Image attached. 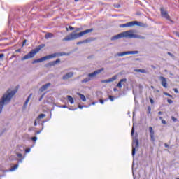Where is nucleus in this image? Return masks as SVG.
Returning <instances> with one entry per match:
<instances>
[{"instance_id": "8fccbe9b", "label": "nucleus", "mask_w": 179, "mask_h": 179, "mask_svg": "<svg viewBox=\"0 0 179 179\" xmlns=\"http://www.w3.org/2000/svg\"><path fill=\"white\" fill-rule=\"evenodd\" d=\"M173 91L175 92V93H178V90L177 88H174Z\"/></svg>"}, {"instance_id": "dca6fc26", "label": "nucleus", "mask_w": 179, "mask_h": 179, "mask_svg": "<svg viewBox=\"0 0 179 179\" xmlns=\"http://www.w3.org/2000/svg\"><path fill=\"white\" fill-rule=\"evenodd\" d=\"M72 76H73V72H69L63 76L62 79L64 80H66L67 79H70V78H72Z\"/></svg>"}, {"instance_id": "423d86ee", "label": "nucleus", "mask_w": 179, "mask_h": 179, "mask_svg": "<svg viewBox=\"0 0 179 179\" xmlns=\"http://www.w3.org/2000/svg\"><path fill=\"white\" fill-rule=\"evenodd\" d=\"M128 33H131V31H127L118 34L117 35H115L111 37L110 40L112 41H114L115 40H120V38H123V37H128Z\"/></svg>"}, {"instance_id": "774afa93", "label": "nucleus", "mask_w": 179, "mask_h": 179, "mask_svg": "<svg viewBox=\"0 0 179 179\" xmlns=\"http://www.w3.org/2000/svg\"><path fill=\"white\" fill-rule=\"evenodd\" d=\"M176 179H179V178H176Z\"/></svg>"}, {"instance_id": "6e6552de", "label": "nucleus", "mask_w": 179, "mask_h": 179, "mask_svg": "<svg viewBox=\"0 0 179 179\" xmlns=\"http://www.w3.org/2000/svg\"><path fill=\"white\" fill-rule=\"evenodd\" d=\"M160 12L162 17H164V19H166V20H169V22H171V23H174V21L170 19V15H169V13L167 12V10L162 8H160Z\"/></svg>"}, {"instance_id": "c03bdc74", "label": "nucleus", "mask_w": 179, "mask_h": 179, "mask_svg": "<svg viewBox=\"0 0 179 179\" xmlns=\"http://www.w3.org/2000/svg\"><path fill=\"white\" fill-rule=\"evenodd\" d=\"M150 101L151 104H155V101H153V99L152 98H150Z\"/></svg>"}, {"instance_id": "4468645a", "label": "nucleus", "mask_w": 179, "mask_h": 179, "mask_svg": "<svg viewBox=\"0 0 179 179\" xmlns=\"http://www.w3.org/2000/svg\"><path fill=\"white\" fill-rule=\"evenodd\" d=\"M31 96H33V94H30L28 96L27 99H26V101L23 105V107H22L23 110H26V108H27V104H29V101H30V99H31Z\"/></svg>"}, {"instance_id": "f3484780", "label": "nucleus", "mask_w": 179, "mask_h": 179, "mask_svg": "<svg viewBox=\"0 0 179 179\" xmlns=\"http://www.w3.org/2000/svg\"><path fill=\"white\" fill-rule=\"evenodd\" d=\"M50 86H51V84L50 83L43 85L40 89H39V92H44L45 90H47Z\"/></svg>"}, {"instance_id": "09e8293b", "label": "nucleus", "mask_w": 179, "mask_h": 179, "mask_svg": "<svg viewBox=\"0 0 179 179\" xmlns=\"http://www.w3.org/2000/svg\"><path fill=\"white\" fill-rule=\"evenodd\" d=\"M44 97V94H43L40 98H39V101H41L43 100V98Z\"/></svg>"}, {"instance_id": "e2e57ef3", "label": "nucleus", "mask_w": 179, "mask_h": 179, "mask_svg": "<svg viewBox=\"0 0 179 179\" xmlns=\"http://www.w3.org/2000/svg\"><path fill=\"white\" fill-rule=\"evenodd\" d=\"M66 31H69V29L68 28H66Z\"/></svg>"}, {"instance_id": "052dcab7", "label": "nucleus", "mask_w": 179, "mask_h": 179, "mask_svg": "<svg viewBox=\"0 0 179 179\" xmlns=\"http://www.w3.org/2000/svg\"><path fill=\"white\" fill-rule=\"evenodd\" d=\"M69 110H76V109H71V108H69Z\"/></svg>"}, {"instance_id": "4be33fe9", "label": "nucleus", "mask_w": 179, "mask_h": 179, "mask_svg": "<svg viewBox=\"0 0 179 179\" xmlns=\"http://www.w3.org/2000/svg\"><path fill=\"white\" fill-rule=\"evenodd\" d=\"M134 72H141V73H148V71L145 69H134Z\"/></svg>"}, {"instance_id": "603ef678", "label": "nucleus", "mask_w": 179, "mask_h": 179, "mask_svg": "<svg viewBox=\"0 0 179 179\" xmlns=\"http://www.w3.org/2000/svg\"><path fill=\"white\" fill-rule=\"evenodd\" d=\"M61 108H68V106L66 105L61 106Z\"/></svg>"}, {"instance_id": "412c9836", "label": "nucleus", "mask_w": 179, "mask_h": 179, "mask_svg": "<svg viewBox=\"0 0 179 179\" xmlns=\"http://www.w3.org/2000/svg\"><path fill=\"white\" fill-rule=\"evenodd\" d=\"M117 76H113L112 78L108 79V83H111V82H114L115 80H117Z\"/></svg>"}, {"instance_id": "13d9d810", "label": "nucleus", "mask_w": 179, "mask_h": 179, "mask_svg": "<svg viewBox=\"0 0 179 179\" xmlns=\"http://www.w3.org/2000/svg\"><path fill=\"white\" fill-rule=\"evenodd\" d=\"M165 148H169V145H167L166 143L164 144Z\"/></svg>"}, {"instance_id": "b1692460", "label": "nucleus", "mask_w": 179, "mask_h": 179, "mask_svg": "<svg viewBox=\"0 0 179 179\" xmlns=\"http://www.w3.org/2000/svg\"><path fill=\"white\" fill-rule=\"evenodd\" d=\"M67 99H68V101H69V103H71V104H73V103H75L73 98H72L71 96L68 95Z\"/></svg>"}, {"instance_id": "c9c22d12", "label": "nucleus", "mask_w": 179, "mask_h": 179, "mask_svg": "<svg viewBox=\"0 0 179 179\" xmlns=\"http://www.w3.org/2000/svg\"><path fill=\"white\" fill-rule=\"evenodd\" d=\"M30 150H31V148H27V149L25 150V153H30Z\"/></svg>"}, {"instance_id": "a211bd4d", "label": "nucleus", "mask_w": 179, "mask_h": 179, "mask_svg": "<svg viewBox=\"0 0 179 179\" xmlns=\"http://www.w3.org/2000/svg\"><path fill=\"white\" fill-rule=\"evenodd\" d=\"M123 82H127V78H122L120 80V81L117 83V87H119L121 89L122 87V83Z\"/></svg>"}, {"instance_id": "9d476101", "label": "nucleus", "mask_w": 179, "mask_h": 179, "mask_svg": "<svg viewBox=\"0 0 179 179\" xmlns=\"http://www.w3.org/2000/svg\"><path fill=\"white\" fill-rule=\"evenodd\" d=\"M128 37L129 38H139L140 40H145V38H146L145 36H143L141 35H136L131 33H128Z\"/></svg>"}, {"instance_id": "a19ab883", "label": "nucleus", "mask_w": 179, "mask_h": 179, "mask_svg": "<svg viewBox=\"0 0 179 179\" xmlns=\"http://www.w3.org/2000/svg\"><path fill=\"white\" fill-rule=\"evenodd\" d=\"M24 159V157L21 158L18 160V163H23V160Z\"/></svg>"}, {"instance_id": "f8f14e48", "label": "nucleus", "mask_w": 179, "mask_h": 179, "mask_svg": "<svg viewBox=\"0 0 179 179\" xmlns=\"http://www.w3.org/2000/svg\"><path fill=\"white\" fill-rule=\"evenodd\" d=\"M159 80H161V85L164 87L165 89H167L168 85H167V80L166 78L163 76L159 77Z\"/></svg>"}, {"instance_id": "f704fd0d", "label": "nucleus", "mask_w": 179, "mask_h": 179, "mask_svg": "<svg viewBox=\"0 0 179 179\" xmlns=\"http://www.w3.org/2000/svg\"><path fill=\"white\" fill-rule=\"evenodd\" d=\"M101 83H108V80H103L101 81Z\"/></svg>"}, {"instance_id": "9b49d317", "label": "nucleus", "mask_w": 179, "mask_h": 179, "mask_svg": "<svg viewBox=\"0 0 179 179\" xmlns=\"http://www.w3.org/2000/svg\"><path fill=\"white\" fill-rule=\"evenodd\" d=\"M41 118H45V114H41L38 116V117L35 120L34 125V127H37L38 124H40V121H41Z\"/></svg>"}, {"instance_id": "de8ad7c7", "label": "nucleus", "mask_w": 179, "mask_h": 179, "mask_svg": "<svg viewBox=\"0 0 179 179\" xmlns=\"http://www.w3.org/2000/svg\"><path fill=\"white\" fill-rule=\"evenodd\" d=\"M96 103L97 102H92V103H90L88 107H90V106H94L96 104Z\"/></svg>"}, {"instance_id": "2f4dec72", "label": "nucleus", "mask_w": 179, "mask_h": 179, "mask_svg": "<svg viewBox=\"0 0 179 179\" xmlns=\"http://www.w3.org/2000/svg\"><path fill=\"white\" fill-rule=\"evenodd\" d=\"M164 94L165 96H168V97H173V95H171L170 94L167 93V92H164Z\"/></svg>"}, {"instance_id": "680f3d73", "label": "nucleus", "mask_w": 179, "mask_h": 179, "mask_svg": "<svg viewBox=\"0 0 179 179\" xmlns=\"http://www.w3.org/2000/svg\"><path fill=\"white\" fill-rule=\"evenodd\" d=\"M151 89H155V87H153V86H151Z\"/></svg>"}, {"instance_id": "69168bd1", "label": "nucleus", "mask_w": 179, "mask_h": 179, "mask_svg": "<svg viewBox=\"0 0 179 179\" xmlns=\"http://www.w3.org/2000/svg\"><path fill=\"white\" fill-rule=\"evenodd\" d=\"M168 55H171V54L170 52H168Z\"/></svg>"}, {"instance_id": "20e7f679", "label": "nucleus", "mask_w": 179, "mask_h": 179, "mask_svg": "<svg viewBox=\"0 0 179 179\" xmlns=\"http://www.w3.org/2000/svg\"><path fill=\"white\" fill-rule=\"evenodd\" d=\"M39 47L40 48H38L33 49L31 50L28 54L21 58V61H26V59H30V58L34 57L36 54H37V52H38L41 48L44 47V45H40Z\"/></svg>"}, {"instance_id": "c756f323", "label": "nucleus", "mask_w": 179, "mask_h": 179, "mask_svg": "<svg viewBox=\"0 0 179 179\" xmlns=\"http://www.w3.org/2000/svg\"><path fill=\"white\" fill-rule=\"evenodd\" d=\"M17 156L20 159H23V157H23V155H22V154H20V153L17 154Z\"/></svg>"}, {"instance_id": "bb28decb", "label": "nucleus", "mask_w": 179, "mask_h": 179, "mask_svg": "<svg viewBox=\"0 0 179 179\" xmlns=\"http://www.w3.org/2000/svg\"><path fill=\"white\" fill-rule=\"evenodd\" d=\"M88 41H89V40H87V39L82 41H79L77 43V45H79L80 44H85V43H87Z\"/></svg>"}, {"instance_id": "338daca9", "label": "nucleus", "mask_w": 179, "mask_h": 179, "mask_svg": "<svg viewBox=\"0 0 179 179\" xmlns=\"http://www.w3.org/2000/svg\"><path fill=\"white\" fill-rule=\"evenodd\" d=\"M79 0H75V2H78Z\"/></svg>"}, {"instance_id": "cd10ccee", "label": "nucleus", "mask_w": 179, "mask_h": 179, "mask_svg": "<svg viewBox=\"0 0 179 179\" xmlns=\"http://www.w3.org/2000/svg\"><path fill=\"white\" fill-rule=\"evenodd\" d=\"M127 55V52H122L117 53V57H124Z\"/></svg>"}, {"instance_id": "6e6d98bb", "label": "nucleus", "mask_w": 179, "mask_h": 179, "mask_svg": "<svg viewBox=\"0 0 179 179\" xmlns=\"http://www.w3.org/2000/svg\"><path fill=\"white\" fill-rule=\"evenodd\" d=\"M158 114H159V115H162L163 114V112L159 111V112L158 113Z\"/></svg>"}, {"instance_id": "1a4fd4ad", "label": "nucleus", "mask_w": 179, "mask_h": 179, "mask_svg": "<svg viewBox=\"0 0 179 179\" xmlns=\"http://www.w3.org/2000/svg\"><path fill=\"white\" fill-rule=\"evenodd\" d=\"M103 71H104V68H101V69H98V70L94 71L93 73H89V74L87 75V76H88V78H90V79H91V80H92V79L93 78H96V76L99 75V73H101V72H103Z\"/></svg>"}, {"instance_id": "37998d69", "label": "nucleus", "mask_w": 179, "mask_h": 179, "mask_svg": "<svg viewBox=\"0 0 179 179\" xmlns=\"http://www.w3.org/2000/svg\"><path fill=\"white\" fill-rule=\"evenodd\" d=\"M109 99L110 100V101H113L114 100V97L113 96H109Z\"/></svg>"}, {"instance_id": "ea45409f", "label": "nucleus", "mask_w": 179, "mask_h": 179, "mask_svg": "<svg viewBox=\"0 0 179 179\" xmlns=\"http://www.w3.org/2000/svg\"><path fill=\"white\" fill-rule=\"evenodd\" d=\"M43 131V129H41V130L37 131L36 132V135H39V134H41V131Z\"/></svg>"}, {"instance_id": "ddd939ff", "label": "nucleus", "mask_w": 179, "mask_h": 179, "mask_svg": "<svg viewBox=\"0 0 179 179\" xmlns=\"http://www.w3.org/2000/svg\"><path fill=\"white\" fill-rule=\"evenodd\" d=\"M149 131H150V136L152 142H155V130H153V128L152 127H149Z\"/></svg>"}, {"instance_id": "49530a36", "label": "nucleus", "mask_w": 179, "mask_h": 179, "mask_svg": "<svg viewBox=\"0 0 179 179\" xmlns=\"http://www.w3.org/2000/svg\"><path fill=\"white\" fill-rule=\"evenodd\" d=\"M148 114H150V111H152V108H150V106L148 108Z\"/></svg>"}, {"instance_id": "7ed1b4c3", "label": "nucleus", "mask_w": 179, "mask_h": 179, "mask_svg": "<svg viewBox=\"0 0 179 179\" xmlns=\"http://www.w3.org/2000/svg\"><path fill=\"white\" fill-rule=\"evenodd\" d=\"M64 55H69V54L65 52H60V53H53L45 57H43L41 58H39L38 59H34L32 62V64H37L38 62H43V61H47V59H52V58H57V57H62Z\"/></svg>"}, {"instance_id": "393cba45", "label": "nucleus", "mask_w": 179, "mask_h": 179, "mask_svg": "<svg viewBox=\"0 0 179 179\" xmlns=\"http://www.w3.org/2000/svg\"><path fill=\"white\" fill-rule=\"evenodd\" d=\"M18 168H19V164H17L14 166H13L11 169H10V171H15V170H17Z\"/></svg>"}, {"instance_id": "7c9ffc66", "label": "nucleus", "mask_w": 179, "mask_h": 179, "mask_svg": "<svg viewBox=\"0 0 179 179\" xmlns=\"http://www.w3.org/2000/svg\"><path fill=\"white\" fill-rule=\"evenodd\" d=\"M134 134H135V128L133 126V127L131 129V136H134Z\"/></svg>"}, {"instance_id": "5701e85b", "label": "nucleus", "mask_w": 179, "mask_h": 179, "mask_svg": "<svg viewBox=\"0 0 179 179\" xmlns=\"http://www.w3.org/2000/svg\"><path fill=\"white\" fill-rule=\"evenodd\" d=\"M90 80H92V78H90V77H87L83 79V80H81V83H87V82H90Z\"/></svg>"}, {"instance_id": "aec40b11", "label": "nucleus", "mask_w": 179, "mask_h": 179, "mask_svg": "<svg viewBox=\"0 0 179 179\" xmlns=\"http://www.w3.org/2000/svg\"><path fill=\"white\" fill-rule=\"evenodd\" d=\"M52 37H54V34L52 33H47L45 35V38H46V40H48V38H52Z\"/></svg>"}, {"instance_id": "c85d7f7f", "label": "nucleus", "mask_w": 179, "mask_h": 179, "mask_svg": "<svg viewBox=\"0 0 179 179\" xmlns=\"http://www.w3.org/2000/svg\"><path fill=\"white\" fill-rule=\"evenodd\" d=\"M48 121H50V120H43L41 123L42 125V129H44V123L45 122H48Z\"/></svg>"}, {"instance_id": "4d7b16f0", "label": "nucleus", "mask_w": 179, "mask_h": 179, "mask_svg": "<svg viewBox=\"0 0 179 179\" xmlns=\"http://www.w3.org/2000/svg\"><path fill=\"white\" fill-rule=\"evenodd\" d=\"M118 90L117 88L113 89V92H117Z\"/></svg>"}, {"instance_id": "e433bc0d", "label": "nucleus", "mask_w": 179, "mask_h": 179, "mask_svg": "<svg viewBox=\"0 0 179 179\" xmlns=\"http://www.w3.org/2000/svg\"><path fill=\"white\" fill-rule=\"evenodd\" d=\"M69 29L71 31H72V30H75V27H72V26H69Z\"/></svg>"}, {"instance_id": "0e129e2a", "label": "nucleus", "mask_w": 179, "mask_h": 179, "mask_svg": "<svg viewBox=\"0 0 179 179\" xmlns=\"http://www.w3.org/2000/svg\"><path fill=\"white\" fill-rule=\"evenodd\" d=\"M159 120H163V117H159Z\"/></svg>"}, {"instance_id": "3c124183", "label": "nucleus", "mask_w": 179, "mask_h": 179, "mask_svg": "<svg viewBox=\"0 0 179 179\" xmlns=\"http://www.w3.org/2000/svg\"><path fill=\"white\" fill-rule=\"evenodd\" d=\"M115 6V8H121V5H120V4H117V5H116V6Z\"/></svg>"}, {"instance_id": "f03ea898", "label": "nucleus", "mask_w": 179, "mask_h": 179, "mask_svg": "<svg viewBox=\"0 0 179 179\" xmlns=\"http://www.w3.org/2000/svg\"><path fill=\"white\" fill-rule=\"evenodd\" d=\"M82 30L81 28H75L74 31L69 34V35L66 36L64 38H63V41H72V40H76L77 38H80V37H83L85 34H87L89 33H92L93 31V28L85 30L80 33L78 31H80Z\"/></svg>"}, {"instance_id": "58836bf2", "label": "nucleus", "mask_w": 179, "mask_h": 179, "mask_svg": "<svg viewBox=\"0 0 179 179\" xmlns=\"http://www.w3.org/2000/svg\"><path fill=\"white\" fill-rule=\"evenodd\" d=\"M167 102L169 103V104H173V100L171 99H167Z\"/></svg>"}, {"instance_id": "a18cd8bd", "label": "nucleus", "mask_w": 179, "mask_h": 179, "mask_svg": "<svg viewBox=\"0 0 179 179\" xmlns=\"http://www.w3.org/2000/svg\"><path fill=\"white\" fill-rule=\"evenodd\" d=\"M162 124H163L164 125H166V124H167V122H166V120H162Z\"/></svg>"}, {"instance_id": "5fc2aeb1", "label": "nucleus", "mask_w": 179, "mask_h": 179, "mask_svg": "<svg viewBox=\"0 0 179 179\" xmlns=\"http://www.w3.org/2000/svg\"><path fill=\"white\" fill-rule=\"evenodd\" d=\"M27 42V40H24V41L22 43V45H24V44H26Z\"/></svg>"}, {"instance_id": "bf43d9fd", "label": "nucleus", "mask_w": 179, "mask_h": 179, "mask_svg": "<svg viewBox=\"0 0 179 179\" xmlns=\"http://www.w3.org/2000/svg\"><path fill=\"white\" fill-rule=\"evenodd\" d=\"M16 52H20V49H17V50H16Z\"/></svg>"}, {"instance_id": "0eeeda50", "label": "nucleus", "mask_w": 179, "mask_h": 179, "mask_svg": "<svg viewBox=\"0 0 179 179\" xmlns=\"http://www.w3.org/2000/svg\"><path fill=\"white\" fill-rule=\"evenodd\" d=\"M139 148V140L138 138H135L132 142V156L135 157V153H136V149Z\"/></svg>"}, {"instance_id": "2eb2a0df", "label": "nucleus", "mask_w": 179, "mask_h": 179, "mask_svg": "<svg viewBox=\"0 0 179 179\" xmlns=\"http://www.w3.org/2000/svg\"><path fill=\"white\" fill-rule=\"evenodd\" d=\"M61 62V59H57L55 61L50 62L46 64V66H55V65H57V64Z\"/></svg>"}, {"instance_id": "72a5a7b5", "label": "nucleus", "mask_w": 179, "mask_h": 179, "mask_svg": "<svg viewBox=\"0 0 179 179\" xmlns=\"http://www.w3.org/2000/svg\"><path fill=\"white\" fill-rule=\"evenodd\" d=\"M5 55L3 53L0 54V59H3Z\"/></svg>"}, {"instance_id": "4c0bfd02", "label": "nucleus", "mask_w": 179, "mask_h": 179, "mask_svg": "<svg viewBox=\"0 0 179 179\" xmlns=\"http://www.w3.org/2000/svg\"><path fill=\"white\" fill-rule=\"evenodd\" d=\"M171 120L173 121V122H177V118L174 117H171Z\"/></svg>"}, {"instance_id": "6ab92c4d", "label": "nucleus", "mask_w": 179, "mask_h": 179, "mask_svg": "<svg viewBox=\"0 0 179 179\" xmlns=\"http://www.w3.org/2000/svg\"><path fill=\"white\" fill-rule=\"evenodd\" d=\"M127 55H134L135 54H139V51L134 50V51H127L126 52Z\"/></svg>"}, {"instance_id": "f257e3e1", "label": "nucleus", "mask_w": 179, "mask_h": 179, "mask_svg": "<svg viewBox=\"0 0 179 179\" xmlns=\"http://www.w3.org/2000/svg\"><path fill=\"white\" fill-rule=\"evenodd\" d=\"M15 93H17V90H8L6 92L3 94L2 97L0 99V114L2 113L3 107L8 106V104L12 101V99Z\"/></svg>"}, {"instance_id": "39448f33", "label": "nucleus", "mask_w": 179, "mask_h": 179, "mask_svg": "<svg viewBox=\"0 0 179 179\" xmlns=\"http://www.w3.org/2000/svg\"><path fill=\"white\" fill-rule=\"evenodd\" d=\"M134 26H139L140 27H145V24L140 22L138 21H131L126 24H122L120 25V27H132Z\"/></svg>"}, {"instance_id": "79ce46f5", "label": "nucleus", "mask_w": 179, "mask_h": 179, "mask_svg": "<svg viewBox=\"0 0 179 179\" xmlns=\"http://www.w3.org/2000/svg\"><path fill=\"white\" fill-rule=\"evenodd\" d=\"M31 139V141H34V142H36V141H37V137L34 136V137H32Z\"/></svg>"}, {"instance_id": "473e14b6", "label": "nucleus", "mask_w": 179, "mask_h": 179, "mask_svg": "<svg viewBox=\"0 0 179 179\" xmlns=\"http://www.w3.org/2000/svg\"><path fill=\"white\" fill-rule=\"evenodd\" d=\"M88 106H80V105H79L78 106V108H80V110H82V108H87Z\"/></svg>"}, {"instance_id": "864d4df0", "label": "nucleus", "mask_w": 179, "mask_h": 179, "mask_svg": "<svg viewBox=\"0 0 179 179\" xmlns=\"http://www.w3.org/2000/svg\"><path fill=\"white\" fill-rule=\"evenodd\" d=\"M100 103H101V104H104V100L101 99V100H100Z\"/></svg>"}, {"instance_id": "a878e982", "label": "nucleus", "mask_w": 179, "mask_h": 179, "mask_svg": "<svg viewBox=\"0 0 179 179\" xmlns=\"http://www.w3.org/2000/svg\"><path fill=\"white\" fill-rule=\"evenodd\" d=\"M78 94H79L80 98L82 100V101H86V97L85 96L84 94H82L80 93H78Z\"/></svg>"}]
</instances>
